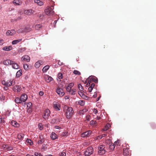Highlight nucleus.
I'll return each mask as SVG.
<instances>
[{"label": "nucleus", "instance_id": "f257e3e1", "mask_svg": "<svg viewBox=\"0 0 156 156\" xmlns=\"http://www.w3.org/2000/svg\"><path fill=\"white\" fill-rule=\"evenodd\" d=\"M64 109L66 113V118L68 119H70L73 116L74 113V111L73 108L65 105L64 106Z\"/></svg>", "mask_w": 156, "mask_h": 156}, {"label": "nucleus", "instance_id": "f03ea898", "mask_svg": "<svg viewBox=\"0 0 156 156\" xmlns=\"http://www.w3.org/2000/svg\"><path fill=\"white\" fill-rule=\"evenodd\" d=\"M54 6H48L47 8L45 10V12L47 15H51L54 14V12L53 11Z\"/></svg>", "mask_w": 156, "mask_h": 156}, {"label": "nucleus", "instance_id": "7ed1b4c3", "mask_svg": "<svg viewBox=\"0 0 156 156\" xmlns=\"http://www.w3.org/2000/svg\"><path fill=\"white\" fill-rule=\"evenodd\" d=\"M94 150L92 147H89L87 148L84 151L85 156H90L93 153Z\"/></svg>", "mask_w": 156, "mask_h": 156}, {"label": "nucleus", "instance_id": "20e7f679", "mask_svg": "<svg viewBox=\"0 0 156 156\" xmlns=\"http://www.w3.org/2000/svg\"><path fill=\"white\" fill-rule=\"evenodd\" d=\"M105 146H104L100 145L98 148V153L100 155H102L105 153L106 151L105 149Z\"/></svg>", "mask_w": 156, "mask_h": 156}, {"label": "nucleus", "instance_id": "39448f33", "mask_svg": "<svg viewBox=\"0 0 156 156\" xmlns=\"http://www.w3.org/2000/svg\"><path fill=\"white\" fill-rule=\"evenodd\" d=\"M31 30V29L30 28H21L17 30V32L18 33H21L23 32H26L29 31Z\"/></svg>", "mask_w": 156, "mask_h": 156}, {"label": "nucleus", "instance_id": "423d86ee", "mask_svg": "<svg viewBox=\"0 0 156 156\" xmlns=\"http://www.w3.org/2000/svg\"><path fill=\"white\" fill-rule=\"evenodd\" d=\"M56 92L60 97L63 96L65 94L62 89L61 88L58 87L56 90Z\"/></svg>", "mask_w": 156, "mask_h": 156}, {"label": "nucleus", "instance_id": "0eeeda50", "mask_svg": "<svg viewBox=\"0 0 156 156\" xmlns=\"http://www.w3.org/2000/svg\"><path fill=\"white\" fill-rule=\"evenodd\" d=\"M53 107L56 111H59L60 109V107L59 103L56 101L54 102L53 103Z\"/></svg>", "mask_w": 156, "mask_h": 156}, {"label": "nucleus", "instance_id": "6e6552de", "mask_svg": "<svg viewBox=\"0 0 156 156\" xmlns=\"http://www.w3.org/2000/svg\"><path fill=\"white\" fill-rule=\"evenodd\" d=\"M92 132L91 130H88L85 132L81 134V136L82 137H87L89 136L92 133Z\"/></svg>", "mask_w": 156, "mask_h": 156}, {"label": "nucleus", "instance_id": "1a4fd4ad", "mask_svg": "<svg viewBox=\"0 0 156 156\" xmlns=\"http://www.w3.org/2000/svg\"><path fill=\"white\" fill-rule=\"evenodd\" d=\"M50 114V112L48 109H46L44 111V115L43 116V118L46 119L48 118Z\"/></svg>", "mask_w": 156, "mask_h": 156}, {"label": "nucleus", "instance_id": "9d476101", "mask_svg": "<svg viewBox=\"0 0 156 156\" xmlns=\"http://www.w3.org/2000/svg\"><path fill=\"white\" fill-rule=\"evenodd\" d=\"M13 90L16 92H20L22 90V88L19 85H16L13 87Z\"/></svg>", "mask_w": 156, "mask_h": 156}, {"label": "nucleus", "instance_id": "9b49d317", "mask_svg": "<svg viewBox=\"0 0 156 156\" xmlns=\"http://www.w3.org/2000/svg\"><path fill=\"white\" fill-rule=\"evenodd\" d=\"M22 61L24 62H29L30 61V58L29 56L27 55L23 56L21 58Z\"/></svg>", "mask_w": 156, "mask_h": 156}, {"label": "nucleus", "instance_id": "f8f14e48", "mask_svg": "<svg viewBox=\"0 0 156 156\" xmlns=\"http://www.w3.org/2000/svg\"><path fill=\"white\" fill-rule=\"evenodd\" d=\"M2 148L5 150L8 151L12 150L13 148L11 146L7 144H4L2 146Z\"/></svg>", "mask_w": 156, "mask_h": 156}, {"label": "nucleus", "instance_id": "ddd939ff", "mask_svg": "<svg viewBox=\"0 0 156 156\" xmlns=\"http://www.w3.org/2000/svg\"><path fill=\"white\" fill-rule=\"evenodd\" d=\"M15 33L16 31L14 30H8L6 34L8 36H12L15 34Z\"/></svg>", "mask_w": 156, "mask_h": 156}, {"label": "nucleus", "instance_id": "4468645a", "mask_svg": "<svg viewBox=\"0 0 156 156\" xmlns=\"http://www.w3.org/2000/svg\"><path fill=\"white\" fill-rule=\"evenodd\" d=\"M34 12V11L32 9H30L25 10L24 11V14L28 15H30L32 14H33Z\"/></svg>", "mask_w": 156, "mask_h": 156}, {"label": "nucleus", "instance_id": "2eb2a0df", "mask_svg": "<svg viewBox=\"0 0 156 156\" xmlns=\"http://www.w3.org/2000/svg\"><path fill=\"white\" fill-rule=\"evenodd\" d=\"M20 98L22 102H24L27 99V95L26 94H23L21 96Z\"/></svg>", "mask_w": 156, "mask_h": 156}, {"label": "nucleus", "instance_id": "dca6fc26", "mask_svg": "<svg viewBox=\"0 0 156 156\" xmlns=\"http://www.w3.org/2000/svg\"><path fill=\"white\" fill-rule=\"evenodd\" d=\"M129 148L127 147L123 149V154L124 155H129Z\"/></svg>", "mask_w": 156, "mask_h": 156}, {"label": "nucleus", "instance_id": "f3484780", "mask_svg": "<svg viewBox=\"0 0 156 156\" xmlns=\"http://www.w3.org/2000/svg\"><path fill=\"white\" fill-rule=\"evenodd\" d=\"M11 65L12 68L15 69H18L19 67V66L18 64L14 61H12V62Z\"/></svg>", "mask_w": 156, "mask_h": 156}, {"label": "nucleus", "instance_id": "a211bd4d", "mask_svg": "<svg viewBox=\"0 0 156 156\" xmlns=\"http://www.w3.org/2000/svg\"><path fill=\"white\" fill-rule=\"evenodd\" d=\"M88 79L95 83H97L98 81V79L94 76H90L88 77Z\"/></svg>", "mask_w": 156, "mask_h": 156}, {"label": "nucleus", "instance_id": "6ab92c4d", "mask_svg": "<svg viewBox=\"0 0 156 156\" xmlns=\"http://www.w3.org/2000/svg\"><path fill=\"white\" fill-rule=\"evenodd\" d=\"M12 61H11L9 59L6 60L5 61H4L3 62V64L5 65H11L12 62Z\"/></svg>", "mask_w": 156, "mask_h": 156}, {"label": "nucleus", "instance_id": "aec40b11", "mask_svg": "<svg viewBox=\"0 0 156 156\" xmlns=\"http://www.w3.org/2000/svg\"><path fill=\"white\" fill-rule=\"evenodd\" d=\"M51 138L52 140H54L58 138V136L55 133L52 132L51 135Z\"/></svg>", "mask_w": 156, "mask_h": 156}, {"label": "nucleus", "instance_id": "412c9836", "mask_svg": "<svg viewBox=\"0 0 156 156\" xmlns=\"http://www.w3.org/2000/svg\"><path fill=\"white\" fill-rule=\"evenodd\" d=\"M13 3L15 5H20L22 3L20 0H14L13 1Z\"/></svg>", "mask_w": 156, "mask_h": 156}, {"label": "nucleus", "instance_id": "4be33fe9", "mask_svg": "<svg viewBox=\"0 0 156 156\" xmlns=\"http://www.w3.org/2000/svg\"><path fill=\"white\" fill-rule=\"evenodd\" d=\"M11 123L12 126L15 127H18L19 126V124H18L16 121H12L11 122Z\"/></svg>", "mask_w": 156, "mask_h": 156}, {"label": "nucleus", "instance_id": "5701e85b", "mask_svg": "<svg viewBox=\"0 0 156 156\" xmlns=\"http://www.w3.org/2000/svg\"><path fill=\"white\" fill-rule=\"evenodd\" d=\"M40 140L38 142V144H42L43 143L44 141V138L43 136L42 135L40 136L39 137Z\"/></svg>", "mask_w": 156, "mask_h": 156}, {"label": "nucleus", "instance_id": "b1692460", "mask_svg": "<svg viewBox=\"0 0 156 156\" xmlns=\"http://www.w3.org/2000/svg\"><path fill=\"white\" fill-rule=\"evenodd\" d=\"M42 62L41 61H38L35 64V66L36 68H38L41 65Z\"/></svg>", "mask_w": 156, "mask_h": 156}, {"label": "nucleus", "instance_id": "393cba45", "mask_svg": "<svg viewBox=\"0 0 156 156\" xmlns=\"http://www.w3.org/2000/svg\"><path fill=\"white\" fill-rule=\"evenodd\" d=\"M12 47L11 46H6L2 48V49L3 50L6 51H9L10 50L12 49Z\"/></svg>", "mask_w": 156, "mask_h": 156}, {"label": "nucleus", "instance_id": "a878e982", "mask_svg": "<svg viewBox=\"0 0 156 156\" xmlns=\"http://www.w3.org/2000/svg\"><path fill=\"white\" fill-rule=\"evenodd\" d=\"M34 2L35 3H37V5L40 6L44 4V3L40 0H34Z\"/></svg>", "mask_w": 156, "mask_h": 156}, {"label": "nucleus", "instance_id": "bb28decb", "mask_svg": "<svg viewBox=\"0 0 156 156\" xmlns=\"http://www.w3.org/2000/svg\"><path fill=\"white\" fill-rule=\"evenodd\" d=\"M87 110L86 109H83L82 110H80L79 112V114L80 115H82L84 114V113L87 112Z\"/></svg>", "mask_w": 156, "mask_h": 156}, {"label": "nucleus", "instance_id": "cd10ccee", "mask_svg": "<svg viewBox=\"0 0 156 156\" xmlns=\"http://www.w3.org/2000/svg\"><path fill=\"white\" fill-rule=\"evenodd\" d=\"M24 135L22 133H19L17 137L18 139L20 140H22L24 138Z\"/></svg>", "mask_w": 156, "mask_h": 156}, {"label": "nucleus", "instance_id": "c85d7f7f", "mask_svg": "<svg viewBox=\"0 0 156 156\" xmlns=\"http://www.w3.org/2000/svg\"><path fill=\"white\" fill-rule=\"evenodd\" d=\"M42 27L41 24H36L35 26V28L36 30H39L42 28Z\"/></svg>", "mask_w": 156, "mask_h": 156}, {"label": "nucleus", "instance_id": "c756f323", "mask_svg": "<svg viewBox=\"0 0 156 156\" xmlns=\"http://www.w3.org/2000/svg\"><path fill=\"white\" fill-rule=\"evenodd\" d=\"M15 102L17 104H20L22 103V101L21 100L20 98H19L18 97L16 98L15 100Z\"/></svg>", "mask_w": 156, "mask_h": 156}, {"label": "nucleus", "instance_id": "7c9ffc66", "mask_svg": "<svg viewBox=\"0 0 156 156\" xmlns=\"http://www.w3.org/2000/svg\"><path fill=\"white\" fill-rule=\"evenodd\" d=\"M22 39H20L13 40L12 42V44H16L22 41Z\"/></svg>", "mask_w": 156, "mask_h": 156}, {"label": "nucleus", "instance_id": "2f4dec72", "mask_svg": "<svg viewBox=\"0 0 156 156\" xmlns=\"http://www.w3.org/2000/svg\"><path fill=\"white\" fill-rule=\"evenodd\" d=\"M22 74V71L21 70H20L18 71L16 73V76L17 77H18L20 76Z\"/></svg>", "mask_w": 156, "mask_h": 156}, {"label": "nucleus", "instance_id": "473e14b6", "mask_svg": "<svg viewBox=\"0 0 156 156\" xmlns=\"http://www.w3.org/2000/svg\"><path fill=\"white\" fill-rule=\"evenodd\" d=\"M49 68V66L48 65H47L44 66L42 69V71L43 72H46Z\"/></svg>", "mask_w": 156, "mask_h": 156}, {"label": "nucleus", "instance_id": "72a5a7b5", "mask_svg": "<svg viewBox=\"0 0 156 156\" xmlns=\"http://www.w3.org/2000/svg\"><path fill=\"white\" fill-rule=\"evenodd\" d=\"M78 104L81 106H83L85 105V101L84 100H80L78 101Z\"/></svg>", "mask_w": 156, "mask_h": 156}, {"label": "nucleus", "instance_id": "f704fd0d", "mask_svg": "<svg viewBox=\"0 0 156 156\" xmlns=\"http://www.w3.org/2000/svg\"><path fill=\"white\" fill-rule=\"evenodd\" d=\"M13 80H8L6 81L7 86L9 87L12 84Z\"/></svg>", "mask_w": 156, "mask_h": 156}, {"label": "nucleus", "instance_id": "c9c22d12", "mask_svg": "<svg viewBox=\"0 0 156 156\" xmlns=\"http://www.w3.org/2000/svg\"><path fill=\"white\" fill-rule=\"evenodd\" d=\"M76 91V89H71L70 91L69 92V93L72 95L75 94V93Z\"/></svg>", "mask_w": 156, "mask_h": 156}, {"label": "nucleus", "instance_id": "e433bc0d", "mask_svg": "<svg viewBox=\"0 0 156 156\" xmlns=\"http://www.w3.org/2000/svg\"><path fill=\"white\" fill-rule=\"evenodd\" d=\"M46 78V81L47 82H49L53 80V78L51 76H48Z\"/></svg>", "mask_w": 156, "mask_h": 156}, {"label": "nucleus", "instance_id": "4c0bfd02", "mask_svg": "<svg viewBox=\"0 0 156 156\" xmlns=\"http://www.w3.org/2000/svg\"><path fill=\"white\" fill-rule=\"evenodd\" d=\"M73 73L76 75H80L81 74V73L79 71L76 70H74Z\"/></svg>", "mask_w": 156, "mask_h": 156}, {"label": "nucleus", "instance_id": "58836bf2", "mask_svg": "<svg viewBox=\"0 0 156 156\" xmlns=\"http://www.w3.org/2000/svg\"><path fill=\"white\" fill-rule=\"evenodd\" d=\"M114 145H114V144L112 145L111 144V145H110L109 146V149H110V150L111 151H112V150H113L114 149V148L115 147V146H114Z\"/></svg>", "mask_w": 156, "mask_h": 156}, {"label": "nucleus", "instance_id": "ea45409f", "mask_svg": "<svg viewBox=\"0 0 156 156\" xmlns=\"http://www.w3.org/2000/svg\"><path fill=\"white\" fill-rule=\"evenodd\" d=\"M97 122L96 121L92 120L90 122V124L91 125H94L96 124Z\"/></svg>", "mask_w": 156, "mask_h": 156}, {"label": "nucleus", "instance_id": "a19ab883", "mask_svg": "<svg viewBox=\"0 0 156 156\" xmlns=\"http://www.w3.org/2000/svg\"><path fill=\"white\" fill-rule=\"evenodd\" d=\"M58 78L59 79H62L63 76L62 74V73H59L58 74Z\"/></svg>", "mask_w": 156, "mask_h": 156}, {"label": "nucleus", "instance_id": "79ce46f5", "mask_svg": "<svg viewBox=\"0 0 156 156\" xmlns=\"http://www.w3.org/2000/svg\"><path fill=\"white\" fill-rule=\"evenodd\" d=\"M78 88L79 90L80 91H82L83 90V88L82 86L80 84H79L78 85Z\"/></svg>", "mask_w": 156, "mask_h": 156}, {"label": "nucleus", "instance_id": "37998d69", "mask_svg": "<svg viewBox=\"0 0 156 156\" xmlns=\"http://www.w3.org/2000/svg\"><path fill=\"white\" fill-rule=\"evenodd\" d=\"M26 141L27 143L30 144V145H32L33 144V142L30 139H27L26 140Z\"/></svg>", "mask_w": 156, "mask_h": 156}, {"label": "nucleus", "instance_id": "c03bdc74", "mask_svg": "<svg viewBox=\"0 0 156 156\" xmlns=\"http://www.w3.org/2000/svg\"><path fill=\"white\" fill-rule=\"evenodd\" d=\"M68 132L67 131L64 132L62 133L61 135L62 136H67L68 135Z\"/></svg>", "mask_w": 156, "mask_h": 156}, {"label": "nucleus", "instance_id": "a18cd8bd", "mask_svg": "<svg viewBox=\"0 0 156 156\" xmlns=\"http://www.w3.org/2000/svg\"><path fill=\"white\" fill-rule=\"evenodd\" d=\"M38 126L40 130H41L43 129V125L41 123H39L38 124Z\"/></svg>", "mask_w": 156, "mask_h": 156}, {"label": "nucleus", "instance_id": "49530a36", "mask_svg": "<svg viewBox=\"0 0 156 156\" xmlns=\"http://www.w3.org/2000/svg\"><path fill=\"white\" fill-rule=\"evenodd\" d=\"M34 155L35 156H43L41 153L37 152L34 153Z\"/></svg>", "mask_w": 156, "mask_h": 156}, {"label": "nucleus", "instance_id": "de8ad7c7", "mask_svg": "<svg viewBox=\"0 0 156 156\" xmlns=\"http://www.w3.org/2000/svg\"><path fill=\"white\" fill-rule=\"evenodd\" d=\"M23 68L27 70L28 68V66L27 64H24L23 65Z\"/></svg>", "mask_w": 156, "mask_h": 156}, {"label": "nucleus", "instance_id": "09e8293b", "mask_svg": "<svg viewBox=\"0 0 156 156\" xmlns=\"http://www.w3.org/2000/svg\"><path fill=\"white\" fill-rule=\"evenodd\" d=\"M108 129V126L107 125L103 129V131H106Z\"/></svg>", "mask_w": 156, "mask_h": 156}, {"label": "nucleus", "instance_id": "8fccbe9b", "mask_svg": "<svg viewBox=\"0 0 156 156\" xmlns=\"http://www.w3.org/2000/svg\"><path fill=\"white\" fill-rule=\"evenodd\" d=\"M74 86V83H70L68 85V86H69V88L70 87L71 88Z\"/></svg>", "mask_w": 156, "mask_h": 156}, {"label": "nucleus", "instance_id": "3c124183", "mask_svg": "<svg viewBox=\"0 0 156 156\" xmlns=\"http://www.w3.org/2000/svg\"><path fill=\"white\" fill-rule=\"evenodd\" d=\"M90 116L89 115H87L86 116V119L87 121H89L90 120Z\"/></svg>", "mask_w": 156, "mask_h": 156}, {"label": "nucleus", "instance_id": "603ef678", "mask_svg": "<svg viewBox=\"0 0 156 156\" xmlns=\"http://www.w3.org/2000/svg\"><path fill=\"white\" fill-rule=\"evenodd\" d=\"M60 155L61 156H65L66 155V153L65 152H62L60 154Z\"/></svg>", "mask_w": 156, "mask_h": 156}, {"label": "nucleus", "instance_id": "864d4df0", "mask_svg": "<svg viewBox=\"0 0 156 156\" xmlns=\"http://www.w3.org/2000/svg\"><path fill=\"white\" fill-rule=\"evenodd\" d=\"M2 83L3 85L7 86L6 81L5 80H3L2 82Z\"/></svg>", "mask_w": 156, "mask_h": 156}, {"label": "nucleus", "instance_id": "5fc2aeb1", "mask_svg": "<svg viewBox=\"0 0 156 156\" xmlns=\"http://www.w3.org/2000/svg\"><path fill=\"white\" fill-rule=\"evenodd\" d=\"M5 97L4 96H2L0 97V99L1 101H4L5 99Z\"/></svg>", "mask_w": 156, "mask_h": 156}, {"label": "nucleus", "instance_id": "6e6d98bb", "mask_svg": "<svg viewBox=\"0 0 156 156\" xmlns=\"http://www.w3.org/2000/svg\"><path fill=\"white\" fill-rule=\"evenodd\" d=\"M71 88L70 87L69 88V86H68L66 88V90L67 91L69 92L70 91V90H71Z\"/></svg>", "mask_w": 156, "mask_h": 156}, {"label": "nucleus", "instance_id": "4d7b16f0", "mask_svg": "<svg viewBox=\"0 0 156 156\" xmlns=\"http://www.w3.org/2000/svg\"><path fill=\"white\" fill-rule=\"evenodd\" d=\"M93 88H92V86H90L88 88L89 91V92H91Z\"/></svg>", "mask_w": 156, "mask_h": 156}, {"label": "nucleus", "instance_id": "13d9d810", "mask_svg": "<svg viewBox=\"0 0 156 156\" xmlns=\"http://www.w3.org/2000/svg\"><path fill=\"white\" fill-rule=\"evenodd\" d=\"M44 94V92H42V91H40L39 93V95L41 96L43 95Z\"/></svg>", "mask_w": 156, "mask_h": 156}, {"label": "nucleus", "instance_id": "bf43d9fd", "mask_svg": "<svg viewBox=\"0 0 156 156\" xmlns=\"http://www.w3.org/2000/svg\"><path fill=\"white\" fill-rule=\"evenodd\" d=\"M101 118V117H100L97 116L95 118V119H96L97 120H98L100 119Z\"/></svg>", "mask_w": 156, "mask_h": 156}, {"label": "nucleus", "instance_id": "052dcab7", "mask_svg": "<svg viewBox=\"0 0 156 156\" xmlns=\"http://www.w3.org/2000/svg\"><path fill=\"white\" fill-rule=\"evenodd\" d=\"M91 80H89L88 79V82H87V83L89 84V86L90 85V84H91Z\"/></svg>", "mask_w": 156, "mask_h": 156}, {"label": "nucleus", "instance_id": "680f3d73", "mask_svg": "<svg viewBox=\"0 0 156 156\" xmlns=\"http://www.w3.org/2000/svg\"><path fill=\"white\" fill-rule=\"evenodd\" d=\"M90 86H92V88H93L95 86V84L94 83H91V84H90Z\"/></svg>", "mask_w": 156, "mask_h": 156}, {"label": "nucleus", "instance_id": "e2e57ef3", "mask_svg": "<svg viewBox=\"0 0 156 156\" xmlns=\"http://www.w3.org/2000/svg\"><path fill=\"white\" fill-rule=\"evenodd\" d=\"M55 129H61V127H59L58 126H55Z\"/></svg>", "mask_w": 156, "mask_h": 156}, {"label": "nucleus", "instance_id": "0e129e2a", "mask_svg": "<svg viewBox=\"0 0 156 156\" xmlns=\"http://www.w3.org/2000/svg\"><path fill=\"white\" fill-rule=\"evenodd\" d=\"M78 93H79V94H80V96H83L84 95L83 94V93L80 91L78 92Z\"/></svg>", "mask_w": 156, "mask_h": 156}, {"label": "nucleus", "instance_id": "69168bd1", "mask_svg": "<svg viewBox=\"0 0 156 156\" xmlns=\"http://www.w3.org/2000/svg\"><path fill=\"white\" fill-rule=\"evenodd\" d=\"M102 138V136L101 135L99 136L98 137L97 139H101Z\"/></svg>", "mask_w": 156, "mask_h": 156}, {"label": "nucleus", "instance_id": "338daca9", "mask_svg": "<svg viewBox=\"0 0 156 156\" xmlns=\"http://www.w3.org/2000/svg\"><path fill=\"white\" fill-rule=\"evenodd\" d=\"M94 112L95 114H96L98 113V111L96 109H94Z\"/></svg>", "mask_w": 156, "mask_h": 156}, {"label": "nucleus", "instance_id": "774afa93", "mask_svg": "<svg viewBox=\"0 0 156 156\" xmlns=\"http://www.w3.org/2000/svg\"><path fill=\"white\" fill-rule=\"evenodd\" d=\"M119 144V141H116L115 142V145H118Z\"/></svg>", "mask_w": 156, "mask_h": 156}]
</instances>
